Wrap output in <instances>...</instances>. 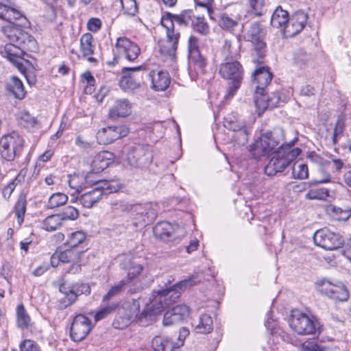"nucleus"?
<instances>
[{
	"label": "nucleus",
	"instance_id": "obj_55",
	"mask_svg": "<svg viewBox=\"0 0 351 351\" xmlns=\"http://www.w3.org/2000/svg\"><path fill=\"white\" fill-rule=\"evenodd\" d=\"M60 215L62 217V221L64 220H75L79 217V211L76 208L68 206Z\"/></svg>",
	"mask_w": 351,
	"mask_h": 351
},
{
	"label": "nucleus",
	"instance_id": "obj_64",
	"mask_svg": "<svg viewBox=\"0 0 351 351\" xmlns=\"http://www.w3.org/2000/svg\"><path fill=\"white\" fill-rule=\"evenodd\" d=\"M268 103L271 108L276 107L280 101V98L278 93H273L271 95L267 96Z\"/></svg>",
	"mask_w": 351,
	"mask_h": 351
},
{
	"label": "nucleus",
	"instance_id": "obj_47",
	"mask_svg": "<svg viewBox=\"0 0 351 351\" xmlns=\"http://www.w3.org/2000/svg\"><path fill=\"white\" fill-rule=\"evenodd\" d=\"M68 200V197L62 193H56L49 198L47 207L49 209L63 206Z\"/></svg>",
	"mask_w": 351,
	"mask_h": 351
},
{
	"label": "nucleus",
	"instance_id": "obj_42",
	"mask_svg": "<svg viewBox=\"0 0 351 351\" xmlns=\"http://www.w3.org/2000/svg\"><path fill=\"white\" fill-rule=\"evenodd\" d=\"M194 16L193 12L188 10L182 11L180 14H168L166 18L170 19L173 23L176 22L179 25H188L191 24Z\"/></svg>",
	"mask_w": 351,
	"mask_h": 351
},
{
	"label": "nucleus",
	"instance_id": "obj_61",
	"mask_svg": "<svg viewBox=\"0 0 351 351\" xmlns=\"http://www.w3.org/2000/svg\"><path fill=\"white\" fill-rule=\"evenodd\" d=\"M101 21L99 18H91L88 21L87 28L92 32H97L101 29Z\"/></svg>",
	"mask_w": 351,
	"mask_h": 351
},
{
	"label": "nucleus",
	"instance_id": "obj_63",
	"mask_svg": "<svg viewBox=\"0 0 351 351\" xmlns=\"http://www.w3.org/2000/svg\"><path fill=\"white\" fill-rule=\"evenodd\" d=\"M302 348L303 351H326L324 347L311 341L304 343Z\"/></svg>",
	"mask_w": 351,
	"mask_h": 351
},
{
	"label": "nucleus",
	"instance_id": "obj_40",
	"mask_svg": "<svg viewBox=\"0 0 351 351\" xmlns=\"http://www.w3.org/2000/svg\"><path fill=\"white\" fill-rule=\"evenodd\" d=\"M158 47L160 54L171 60L175 58L178 45L170 43V41L165 38L159 40Z\"/></svg>",
	"mask_w": 351,
	"mask_h": 351
},
{
	"label": "nucleus",
	"instance_id": "obj_32",
	"mask_svg": "<svg viewBox=\"0 0 351 351\" xmlns=\"http://www.w3.org/2000/svg\"><path fill=\"white\" fill-rule=\"evenodd\" d=\"M121 267L128 270L127 277L123 279L126 281V284L136 280L143 270V267L141 264L136 263L130 258L125 259L121 263Z\"/></svg>",
	"mask_w": 351,
	"mask_h": 351
},
{
	"label": "nucleus",
	"instance_id": "obj_38",
	"mask_svg": "<svg viewBox=\"0 0 351 351\" xmlns=\"http://www.w3.org/2000/svg\"><path fill=\"white\" fill-rule=\"evenodd\" d=\"M62 225V217L60 215H51L41 222V228L52 232L60 228Z\"/></svg>",
	"mask_w": 351,
	"mask_h": 351
},
{
	"label": "nucleus",
	"instance_id": "obj_43",
	"mask_svg": "<svg viewBox=\"0 0 351 351\" xmlns=\"http://www.w3.org/2000/svg\"><path fill=\"white\" fill-rule=\"evenodd\" d=\"M254 104L258 116H261L267 108H270L265 91H255Z\"/></svg>",
	"mask_w": 351,
	"mask_h": 351
},
{
	"label": "nucleus",
	"instance_id": "obj_2",
	"mask_svg": "<svg viewBox=\"0 0 351 351\" xmlns=\"http://www.w3.org/2000/svg\"><path fill=\"white\" fill-rule=\"evenodd\" d=\"M3 32L10 43L5 45L1 53L19 71H23L25 69L23 58L25 50L34 49L36 41L27 32L12 25L3 27Z\"/></svg>",
	"mask_w": 351,
	"mask_h": 351
},
{
	"label": "nucleus",
	"instance_id": "obj_13",
	"mask_svg": "<svg viewBox=\"0 0 351 351\" xmlns=\"http://www.w3.org/2000/svg\"><path fill=\"white\" fill-rule=\"evenodd\" d=\"M313 240L315 245L326 250H337L344 243V240L339 234L326 228L317 230L314 234Z\"/></svg>",
	"mask_w": 351,
	"mask_h": 351
},
{
	"label": "nucleus",
	"instance_id": "obj_19",
	"mask_svg": "<svg viewBox=\"0 0 351 351\" xmlns=\"http://www.w3.org/2000/svg\"><path fill=\"white\" fill-rule=\"evenodd\" d=\"M90 320L84 315H76L71 324L70 335L75 342L84 339L90 331Z\"/></svg>",
	"mask_w": 351,
	"mask_h": 351
},
{
	"label": "nucleus",
	"instance_id": "obj_57",
	"mask_svg": "<svg viewBox=\"0 0 351 351\" xmlns=\"http://www.w3.org/2000/svg\"><path fill=\"white\" fill-rule=\"evenodd\" d=\"M248 3L256 15H262L263 9L265 5V0H248Z\"/></svg>",
	"mask_w": 351,
	"mask_h": 351
},
{
	"label": "nucleus",
	"instance_id": "obj_36",
	"mask_svg": "<svg viewBox=\"0 0 351 351\" xmlns=\"http://www.w3.org/2000/svg\"><path fill=\"white\" fill-rule=\"evenodd\" d=\"M31 317L23 304L17 306L16 310V324L20 329H26L31 326Z\"/></svg>",
	"mask_w": 351,
	"mask_h": 351
},
{
	"label": "nucleus",
	"instance_id": "obj_15",
	"mask_svg": "<svg viewBox=\"0 0 351 351\" xmlns=\"http://www.w3.org/2000/svg\"><path fill=\"white\" fill-rule=\"evenodd\" d=\"M264 35V29L258 22L252 23L245 30L243 34L245 40L253 44L256 55L261 58H263L265 56V43L263 41Z\"/></svg>",
	"mask_w": 351,
	"mask_h": 351
},
{
	"label": "nucleus",
	"instance_id": "obj_39",
	"mask_svg": "<svg viewBox=\"0 0 351 351\" xmlns=\"http://www.w3.org/2000/svg\"><path fill=\"white\" fill-rule=\"evenodd\" d=\"M86 239V234L82 230L73 232L68 234L65 245L73 249L83 244Z\"/></svg>",
	"mask_w": 351,
	"mask_h": 351
},
{
	"label": "nucleus",
	"instance_id": "obj_24",
	"mask_svg": "<svg viewBox=\"0 0 351 351\" xmlns=\"http://www.w3.org/2000/svg\"><path fill=\"white\" fill-rule=\"evenodd\" d=\"M16 119L21 127L29 132H35L42 128L40 122L25 110L17 113Z\"/></svg>",
	"mask_w": 351,
	"mask_h": 351
},
{
	"label": "nucleus",
	"instance_id": "obj_35",
	"mask_svg": "<svg viewBox=\"0 0 351 351\" xmlns=\"http://www.w3.org/2000/svg\"><path fill=\"white\" fill-rule=\"evenodd\" d=\"M161 25L165 29L166 39L174 44L178 45L180 37V32L175 29L174 23L169 18H162Z\"/></svg>",
	"mask_w": 351,
	"mask_h": 351
},
{
	"label": "nucleus",
	"instance_id": "obj_25",
	"mask_svg": "<svg viewBox=\"0 0 351 351\" xmlns=\"http://www.w3.org/2000/svg\"><path fill=\"white\" fill-rule=\"evenodd\" d=\"M178 230L179 227L178 226H173L167 221H161L154 228V234L156 237L165 241H169L174 238L176 231Z\"/></svg>",
	"mask_w": 351,
	"mask_h": 351
},
{
	"label": "nucleus",
	"instance_id": "obj_6",
	"mask_svg": "<svg viewBox=\"0 0 351 351\" xmlns=\"http://www.w3.org/2000/svg\"><path fill=\"white\" fill-rule=\"evenodd\" d=\"M120 188L121 183L117 180L97 181L92 190L84 193L80 197H72L71 202L79 201L83 207L90 208L101 199L103 195L117 192Z\"/></svg>",
	"mask_w": 351,
	"mask_h": 351
},
{
	"label": "nucleus",
	"instance_id": "obj_26",
	"mask_svg": "<svg viewBox=\"0 0 351 351\" xmlns=\"http://www.w3.org/2000/svg\"><path fill=\"white\" fill-rule=\"evenodd\" d=\"M132 105L128 99H121L115 101L114 105L110 108L108 116L115 119L119 117H125L131 114Z\"/></svg>",
	"mask_w": 351,
	"mask_h": 351
},
{
	"label": "nucleus",
	"instance_id": "obj_34",
	"mask_svg": "<svg viewBox=\"0 0 351 351\" xmlns=\"http://www.w3.org/2000/svg\"><path fill=\"white\" fill-rule=\"evenodd\" d=\"M289 20V13L279 6L276 9L271 16V25L274 27L280 28L285 34V27L288 23Z\"/></svg>",
	"mask_w": 351,
	"mask_h": 351
},
{
	"label": "nucleus",
	"instance_id": "obj_48",
	"mask_svg": "<svg viewBox=\"0 0 351 351\" xmlns=\"http://www.w3.org/2000/svg\"><path fill=\"white\" fill-rule=\"evenodd\" d=\"M126 285V281L121 280L117 285L112 286L108 293L103 297V302H106L110 299L119 295L122 293L123 288Z\"/></svg>",
	"mask_w": 351,
	"mask_h": 351
},
{
	"label": "nucleus",
	"instance_id": "obj_27",
	"mask_svg": "<svg viewBox=\"0 0 351 351\" xmlns=\"http://www.w3.org/2000/svg\"><path fill=\"white\" fill-rule=\"evenodd\" d=\"M254 81L257 83L256 90L265 91V88L270 83L272 74L267 67L261 66L253 73Z\"/></svg>",
	"mask_w": 351,
	"mask_h": 351
},
{
	"label": "nucleus",
	"instance_id": "obj_45",
	"mask_svg": "<svg viewBox=\"0 0 351 351\" xmlns=\"http://www.w3.org/2000/svg\"><path fill=\"white\" fill-rule=\"evenodd\" d=\"M193 30L199 34L206 36L210 32V27L204 17L194 16L191 23Z\"/></svg>",
	"mask_w": 351,
	"mask_h": 351
},
{
	"label": "nucleus",
	"instance_id": "obj_5",
	"mask_svg": "<svg viewBox=\"0 0 351 351\" xmlns=\"http://www.w3.org/2000/svg\"><path fill=\"white\" fill-rule=\"evenodd\" d=\"M297 141L298 138L295 137L289 143L285 142L281 145L265 167V174L273 176L277 173L282 172L300 154V148H292Z\"/></svg>",
	"mask_w": 351,
	"mask_h": 351
},
{
	"label": "nucleus",
	"instance_id": "obj_60",
	"mask_svg": "<svg viewBox=\"0 0 351 351\" xmlns=\"http://www.w3.org/2000/svg\"><path fill=\"white\" fill-rule=\"evenodd\" d=\"M344 126V121L342 117H339L337 121L336 125L334 129L332 137V141L334 143H336L337 138L343 134Z\"/></svg>",
	"mask_w": 351,
	"mask_h": 351
},
{
	"label": "nucleus",
	"instance_id": "obj_4",
	"mask_svg": "<svg viewBox=\"0 0 351 351\" xmlns=\"http://www.w3.org/2000/svg\"><path fill=\"white\" fill-rule=\"evenodd\" d=\"M157 205L151 202L130 204L126 201H114L111 204V210L114 215L130 214L135 226H146L152 223L158 215Z\"/></svg>",
	"mask_w": 351,
	"mask_h": 351
},
{
	"label": "nucleus",
	"instance_id": "obj_8",
	"mask_svg": "<svg viewBox=\"0 0 351 351\" xmlns=\"http://www.w3.org/2000/svg\"><path fill=\"white\" fill-rule=\"evenodd\" d=\"M219 73L221 77L230 81L227 93L224 96L228 99L232 97L239 88L243 76V70L238 61H226L221 64Z\"/></svg>",
	"mask_w": 351,
	"mask_h": 351
},
{
	"label": "nucleus",
	"instance_id": "obj_53",
	"mask_svg": "<svg viewBox=\"0 0 351 351\" xmlns=\"http://www.w3.org/2000/svg\"><path fill=\"white\" fill-rule=\"evenodd\" d=\"M82 82L86 84L84 92L86 94H91L95 90V79L90 71H86L82 75Z\"/></svg>",
	"mask_w": 351,
	"mask_h": 351
},
{
	"label": "nucleus",
	"instance_id": "obj_33",
	"mask_svg": "<svg viewBox=\"0 0 351 351\" xmlns=\"http://www.w3.org/2000/svg\"><path fill=\"white\" fill-rule=\"evenodd\" d=\"M193 326L196 333L208 334L213 330V320L210 315L201 314L197 321H193Z\"/></svg>",
	"mask_w": 351,
	"mask_h": 351
},
{
	"label": "nucleus",
	"instance_id": "obj_49",
	"mask_svg": "<svg viewBox=\"0 0 351 351\" xmlns=\"http://www.w3.org/2000/svg\"><path fill=\"white\" fill-rule=\"evenodd\" d=\"M292 174L294 178L304 180L308 178V169L306 164L295 162L293 167Z\"/></svg>",
	"mask_w": 351,
	"mask_h": 351
},
{
	"label": "nucleus",
	"instance_id": "obj_56",
	"mask_svg": "<svg viewBox=\"0 0 351 351\" xmlns=\"http://www.w3.org/2000/svg\"><path fill=\"white\" fill-rule=\"evenodd\" d=\"M17 20L27 21L26 18L20 11L14 8L9 7L6 16V21L12 23H14V21Z\"/></svg>",
	"mask_w": 351,
	"mask_h": 351
},
{
	"label": "nucleus",
	"instance_id": "obj_46",
	"mask_svg": "<svg viewBox=\"0 0 351 351\" xmlns=\"http://www.w3.org/2000/svg\"><path fill=\"white\" fill-rule=\"evenodd\" d=\"M83 181L84 177L79 175L74 174L69 176L68 183L71 189L73 190V192L71 193V195L74 197L76 194H79L83 189Z\"/></svg>",
	"mask_w": 351,
	"mask_h": 351
},
{
	"label": "nucleus",
	"instance_id": "obj_11",
	"mask_svg": "<svg viewBox=\"0 0 351 351\" xmlns=\"http://www.w3.org/2000/svg\"><path fill=\"white\" fill-rule=\"evenodd\" d=\"M189 75L193 80L197 77L205 73L206 61L201 55L198 48V39L195 36H190L188 42Z\"/></svg>",
	"mask_w": 351,
	"mask_h": 351
},
{
	"label": "nucleus",
	"instance_id": "obj_58",
	"mask_svg": "<svg viewBox=\"0 0 351 351\" xmlns=\"http://www.w3.org/2000/svg\"><path fill=\"white\" fill-rule=\"evenodd\" d=\"M117 307V304H112L111 305H108L101 308L95 315V319L96 321H99L104 317H106L108 315L112 313Z\"/></svg>",
	"mask_w": 351,
	"mask_h": 351
},
{
	"label": "nucleus",
	"instance_id": "obj_17",
	"mask_svg": "<svg viewBox=\"0 0 351 351\" xmlns=\"http://www.w3.org/2000/svg\"><path fill=\"white\" fill-rule=\"evenodd\" d=\"M129 128L125 125L108 126L99 130L97 133V140L99 144L108 145L115 140L126 136Z\"/></svg>",
	"mask_w": 351,
	"mask_h": 351
},
{
	"label": "nucleus",
	"instance_id": "obj_28",
	"mask_svg": "<svg viewBox=\"0 0 351 351\" xmlns=\"http://www.w3.org/2000/svg\"><path fill=\"white\" fill-rule=\"evenodd\" d=\"M152 87L156 91H162L168 88L170 84V77L167 72L163 71H153L150 73Z\"/></svg>",
	"mask_w": 351,
	"mask_h": 351
},
{
	"label": "nucleus",
	"instance_id": "obj_18",
	"mask_svg": "<svg viewBox=\"0 0 351 351\" xmlns=\"http://www.w3.org/2000/svg\"><path fill=\"white\" fill-rule=\"evenodd\" d=\"M116 53L128 61L135 60L140 54V47L126 37H119L115 44Z\"/></svg>",
	"mask_w": 351,
	"mask_h": 351
},
{
	"label": "nucleus",
	"instance_id": "obj_52",
	"mask_svg": "<svg viewBox=\"0 0 351 351\" xmlns=\"http://www.w3.org/2000/svg\"><path fill=\"white\" fill-rule=\"evenodd\" d=\"M124 14L134 16L138 12V5L136 0H120Z\"/></svg>",
	"mask_w": 351,
	"mask_h": 351
},
{
	"label": "nucleus",
	"instance_id": "obj_59",
	"mask_svg": "<svg viewBox=\"0 0 351 351\" xmlns=\"http://www.w3.org/2000/svg\"><path fill=\"white\" fill-rule=\"evenodd\" d=\"M307 158L312 162L319 166L324 167L330 162H328L315 152H311L307 155Z\"/></svg>",
	"mask_w": 351,
	"mask_h": 351
},
{
	"label": "nucleus",
	"instance_id": "obj_22",
	"mask_svg": "<svg viewBox=\"0 0 351 351\" xmlns=\"http://www.w3.org/2000/svg\"><path fill=\"white\" fill-rule=\"evenodd\" d=\"M308 20V16L302 11L295 12L285 27V36L292 37L299 34L305 27Z\"/></svg>",
	"mask_w": 351,
	"mask_h": 351
},
{
	"label": "nucleus",
	"instance_id": "obj_20",
	"mask_svg": "<svg viewBox=\"0 0 351 351\" xmlns=\"http://www.w3.org/2000/svg\"><path fill=\"white\" fill-rule=\"evenodd\" d=\"M60 258L62 263H69L68 269H65L66 272L69 274H77L81 270L80 259L83 255L84 251L79 249L69 248L65 250H60Z\"/></svg>",
	"mask_w": 351,
	"mask_h": 351
},
{
	"label": "nucleus",
	"instance_id": "obj_10",
	"mask_svg": "<svg viewBox=\"0 0 351 351\" xmlns=\"http://www.w3.org/2000/svg\"><path fill=\"white\" fill-rule=\"evenodd\" d=\"M289 324L300 335H314L319 328V324L315 317L308 315L299 310L291 311Z\"/></svg>",
	"mask_w": 351,
	"mask_h": 351
},
{
	"label": "nucleus",
	"instance_id": "obj_51",
	"mask_svg": "<svg viewBox=\"0 0 351 351\" xmlns=\"http://www.w3.org/2000/svg\"><path fill=\"white\" fill-rule=\"evenodd\" d=\"M329 196V191L324 188L313 189L308 191L305 197L308 199H326Z\"/></svg>",
	"mask_w": 351,
	"mask_h": 351
},
{
	"label": "nucleus",
	"instance_id": "obj_50",
	"mask_svg": "<svg viewBox=\"0 0 351 351\" xmlns=\"http://www.w3.org/2000/svg\"><path fill=\"white\" fill-rule=\"evenodd\" d=\"M25 210L26 200L24 197H20L14 206V213L17 217V222L19 226H21L23 222Z\"/></svg>",
	"mask_w": 351,
	"mask_h": 351
},
{
	"label": "nucleus",
	"instance_id": "obj_44",
	"mask_svg": "<svg viewBox=\"0 0 351 351\" xmlns=\"http://www.w3.org/2000/svg\"><path fill=\"white\" fill-rule=\"evenodd\" d=\"M217 22L222 29L229 31L232 30L238 25V19L230 17L227 13H221Z\"/></svg>",
	"mask_w": 351,
	"mask_h": 351
},
{
	"label": "nucleus",
	"instance_id": "obj_9",
	"mask_svg": "<svg viewBox=\"0 0 351 351\" xmlns=\"http://www.w3.org/2000/svg\"><path fill=\"white\" fill-rule=\"evenodd\" d=\"M24 145V138L16 132L3 135L0 139L1 158L8 162L13 161L21 155Z\"/></svg>",
	"mask_w": 351,
	"mask_h": 351
},
{
	"label": "nucleus",
	"instance_id": "obj_54",
	"mask_svg": "<svg viewBox=\"0 0 351 351\" xmlns=\"http://www.w3.org/2000/svg\"><path fill=\"white\" fill-rule=\"evenodd\" d=\"M294 63L302 68L310 61L311 58L304 49H299L294 53Z\"/></svg>",
	"mask_w": 351,
	"mask_h": 351
},
{
	"label": "nucleus",
	"instance_id": "obj_29",
	"mask_svg": "<svg viewBox=\"0 0 351 351\" xmlns=\"http://www.w3.org/2000/svg\"><path fill=\"white\" fill-rule=\"evenodd\" d=\"M152 346L155 351H180L179 346L167 337H155Z\"/></svg>",
	"mask_w": 351,
	"mask_h": 351
},
{
	"label": "nucleus",
	"instance_id": "obj_31",
	"mask_svg": "<svg viewBox=\"0 0 351 351\" xmlns=\"http://www.w3.org/2000/svg\"><path fill=\"white\" fill-rule=\"evenodd\" d=\"M114 160V154L110 152L104 151L97 154L92 162L94 171H102L106 169Z\"/></svg>",
	"mask_w": 351,
	"mask_h": 351
},
{
	"label": "nucleus",
	"instance_id": "obj_37",
	"mask_svg": "<svg viewBox=\"0 0 351 351\" xmlns=\"http://www.w3.org/2000/svg\"><path fill=\"white\" fill-rule=\"evenodd\" d=\"M327 213L333 219L337 221H346L351 217V208H342L334 205L328 206Z\"/></svg>",
	"mask_w": 351,
	"mask_h": 351
},
{
	"label": "nucleus",
	"instance_id": "obj_12",
	"mask_svg": "<svg viewBox=\"0 0 351 351\" xmlns=\"http://www.w3.org/2000/svg\"><path fill=\"white\" fill-rule=\"evenodd\" d=\"M153 160L152 148L148 145H136L131 147L127 154L128 163L134 167L144 168Z\"/></svg>",
	"mask_w": 351,
	"mask_h": 351
},
{
	"label": "nucleus",
	"instance_id": "obj_1",
	"mask_svg": "<svg viewBox=\"0 0 351 351\" xmlns=\"http://www.w3.org/2000/svg\"><path fill=\"white\" fill-rule=\"evenodd\" d=\"M202 279L201 274H193L189 278L181 280L173 286L153 291L152 304L147 306L138 315H136L135 319L143 326L150 324L156 320L157 315H160L165 308L177 301L180 296L179 290L195 285L200 282Z\"/></svg>",
	"mask_w": 351,
	"mask_h": 351
},
{
	"label": "nucleus",
	"instance_id": "obj_3",
	"mask_svg": "<svg viewBox=\"0 0 351 351\" xmlns=\"http://www.w3.org/2000/svg\"><path fill=\"white\" fill-rule=\"evenodd\" d=\"M223 126L227 131L218 132L214 135L216 143L232 145L234 147L246 145L251 128L239 118L237 113L228 114L223 119Z\"/></svg>",
	"mask_w": 351,
	"mask_h": 351
},
{
	"label": "nucleus",
	"instance_id": "obj_30",
	"mask_svg": "<svg viewBox=\"0 0 351 351\" xmlns=\"http://www.w3.org/2000/svg\"><path fill=\"white\" fill-rule=\"evenodd\" d=\"M95 46L93 44V37L91 34L86 33L80 38V50L84 58L90 62H95V58L92 57Z\"/></svg>",
	"mask_w": 351,
	"mask_h": 351
},
{
	"label": "nucleus",
	"instance_id": "obj_16",
	"mask_svg": "<svg viewBox=\"0 0 351 351\" xmlns=\"http://www.w3.org/2000/svg\"><path fill=\"white\" fill-rule=\"evenodd\" d=\"M320 291L326 296L336 301H346L349 298V293L340 281L332 282L324 279L320 282Z\"/></svg>",
	"mask_w": 351,
	"mask_h": 351
},
{
	"label": "nucleus",
	"instance_id": "obj_23",
	"mask_svg": "<svg viewBox=\"0 0 351 351\" xmlns=\"http://www.w3.org/2000/svg\"><path fill=\"white\" fill-rule=\"evenodd\" d=\"M60 290L65 294V300L68 301L69 304L74 302L78 295L82 294L87 295L90 293L89 286L84 283H75L68 288L61 286Z\"/></svg>",
	"mask_w": 351,
	"mask_h": 351
},
{
	"label": "nucleus",
	"instance_id": "obj_41",
	"mask_svg": "<svg viewBox=\"0 0 351 351\" xmlns=\"http://www.w3.org/2000/svg\"><path fill=\"white\" fill-rule=\"evenodd\" d=\"M8 90L11 92L16 98L23 99L25 93L22 82L16 76H12L7 85Z\"/></svg>",
	"mask_w": 351,
	"mask_h": 351
},
{
	"label": "nucleus",
	"instance_id": "obj_7",
	"mask_svg": "<svg viewBox=\"0 0 351 351\" xmlns=\"http://www.w3.org/2000/svg\"><path fill=\"white\" fill-rule=\"evenodd\" d=\"M283 135V130H280L274 133L267 132L261 135L250 146V152L254 158L258 159L261 156L274 154L277 149L280 148L278 145L280 143L279 136Z\"/></svg>",
	"mask_w": 351,
	"mask_h": 351
},
{
	"label": "nucleus",
	"instance_id": "obj_14",
	"mask_svg": "<svg viewBox=\"0 0 351 351\" xmlns=\"http://www.w3.org/2000/svg\"><path fill=\"white\" fill-rule=\"evenodd\" d=\"M143 69V66L123 68L122 76L119 82L121 88L125 92H133L139 88L143 80L140 71Z\"/></svg>",
	"mask_w": 351,
	"mask_h": 351
},
{
	"label": "nucleus",
	"instance_id": "obj_21",
	"mask_svg": "<svg viewBox=\"0 0 351 351\" xmlns=\"http://www.w3.org/2000/svg\"><path fill=\"white\" fill-rule=\"evenodd\" d=\"M190 313V308L186 304H178L167 311L164 315L163 325L171 326L186 319Z\"/></svg>",
	"mask_w": 351,
	"mask_h": 351
},
{
	"label": "nucleus",
	"instance_id": "obj_62",
	"mask_svg": "<svg viewBox=\"0 0 351 351\" xmlns=\"http://www.w3.org/2000/svg\"><path fill=\"white\" fill-rule=\"evenodd\" d=\"M20 348L22 351H39L37 344L32 340L25 339L21 344Z\"/></svg>",
	"mask_w": 351,
	"mask_h": 351
}]
</instances>
